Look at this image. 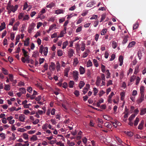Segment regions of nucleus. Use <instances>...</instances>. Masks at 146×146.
<instances>
[{
    "label": "nucleus",
    "instance_id": "nucleus-1",
    "mask_svg": "<svg viewBox=\"0 0 146 146\" xmlns=\"http://www.w3.org/2000/svg\"><path fill=\"white\" fill-rule=\"evenodd\" d=\"M18 5H16L14 6L10 3H8L7 7V9L8 13L10 14L11 12L15 13L17 10L18 8Z\"/></svg>",
    "mask_w": 146,
    "mask_h": 146
},
{
    "label": "nucleus",
    "instance_id": "nucleus-2",
    "mask_svg": "<svg viewBox=\"0 0 146 146\" xmlns=\"http://www.w3.org/2000/svg\"><path fill=\"white\" fill-rule=\"evenodd\" d=\"M40 47L39 52L42 54L43 53L45 56H47L48 52V48L47 47H44L42 45L40 46Z\"/></svg>",
    "mask_w": 146,
    "mask_h": 146
},
{
    "label": "nucleus",
    "instance_id": "nucleus-3",
    "mask_svg": "<svg viewBox=\"0 0 146 146\" xmlns=\"http://www.w3.org/2000/svg\"><path fill=\"white\" fill-rule=\"evenodd\" d=\"M79 73L76 70L73 72V76L74 80L77 81L78 79Z\"/></svg>",
    "mask_w": 146,
    "mask_h": 146
},
{
    "label": "nucleus",
    "instance_id": "nucleus-4",
    "mask_svg": "<svg viewBox=\"0 0 146 146\" xmlns=\"http://www.w3.org/2000/svg\"><path fill=\"white\" fill-rule=\"evenodd\" d=\"M58 137H62V136L61 135H58L56 138H55V143H56L57 145H59V146H64V145L63 143H62L61 141H59L58 142L56 141V139L59 138Z\"/></svg>",
    "mask_w": 146,
    "mask_h": 146
},
{
    "label": "nucleus",
    "instance_id": "nucleus-5",
    "mask_svg": "<svg viewBox=\"0 0 146 146\" xmlns=\"http://www.w3.org/2000/svg\"><path fill=\"white\" fill-rule=\"evenodd\" d=\"M19 120L21 122H24L25 121V116L23 114H21L19 116Z\"/></svg>",
    "mask_w": 146,
    "mask_h": 146
},
{
    "label": "nucleus",
    "instance_id": "nucleus-6",
    "mask_svg": "<svg viewBox=\"0 0 146 146\" xmlns=\"http://www.w3.org/2000/svg\"><path fill=\"white\" fill-rule=\"evenodd\" d=\"M74 51L73 49H70L68 52V55L70 58H71L73 56V54L74 53Z\"/></svg>",
    "mask_w": 146,
    "mask_h": 146
},
{
    "label": "nucleus",
    "instance_id": "nucleus-7",
    "mask_svg": "<svg viewBox=\"0 0 146 146\" xmlns=\"http://www.w3.org/2000/svg\"><path fill=\"white\" fill-rule=\"evenodd\" d=\"M90 85L88 84H87L86 85V88H84V90L83 91V94H86L88 90V89L90 88Z\"/></svg>",
    "mask_w": 146,
    "mask_h": 146
},
{
    "label": "nucleus",
    "instance_id": "nucleus-8",
    "mask_svg": "<svg viewBox=\"0 0 146 146\" xmlns=\"http://www.w3.org/2000/svg\"><path fill=\"white\" fill-rule=\"evenodd\" d=\"M95 4V1H92L88 3L87 4L86 7H91Z\"/></svg>",
    "mask_w": 146,
    "mask_h": 146
},
{
    "label": "nucleus",
    "instance_id": "nucleus-9",
    "mask_svg": "<svg viewBox=\"0 0 146 146\" xmlns=\"http://www.w3.org/2000/svg\"><path fill=\"white\" fill-rule=\"evenodd\" d=\"M144 124V121L143 120H142L141 122L139 124L138 127V129H139L141 130L143 126V125Z\"/></svg>",
    "mask_w": 146,
    "mask_h": 146
},
{
    "label": "nucleus",
    "instance_id": "nucleus-10",
    "mask_svg": "<svg viewBox=\"0 0 146 146\" xmlns=\"http://www.w3.org/2000/svg\"><path fill=\"white\" fill-rule=\"evenodd\" d=\"M49 68L51 70H54L55 68V64L54 63L51 62L50 63Z\"/></svg>",
    "mask_w": 146,
    "mask_h": 146
},
{
    "label": "nucleus",
    "instance_id": "nucleus-11",
    "mask_svg": "<svg viewBox=\"0 0 146 146\" xmlns=\"http://www.w3.org/2000/svg\"><path fill=\"white\" fill-rule=\"evenodd\" d=\"M70 69V68L69 67L65 68L64 70V76L68 77V73Z\"/></svg>",
    "mask_w": 146,
    "mask_h": 146
},
{
    "label": "nucleus",
    "instance_id": "nucleus-12",
    "mask_svg": "<svg viewBox=\"0 0 146 146\" xmlns=\"http://www.w3.org/2000/svg\"><path fill=\"white\" fill-rule=\"evenodd\" d=\"M60 64L58 61H57L56 63V68L58 72L60 70Z\"/></svg>",
    "mask_w": 146,
    "mask_h": 146
},
{
    "label": "nucleus",
    "instance_id": "nucleus-13",
    "mask_svg": "<svg viewBox=\"0 0 146 146\" xmlns=\"http://www.w3.org/2000/svg\"><path fill=\"white\" fill-rule=\"evenodd\" d=\"M123 57L121 55L119 57V60L120 62L119 65L120 66H122L123 64Z\"/></svg>",
    "mask_w": 146,
    "mask_h": 146
},
{
    "label": "nucleus",
    "instance_id": "nucleus-14",
    "mask_svg": "<svg viewBox=\"0 0 146 146\" xmlns=\"http://www.w3.org/2000/svg\"><path fill=\"white\" fill-rule=\"evenodd\" d=\"M79 70L80 72V73L81 74H83L85 73V69L82 66H80L79 68Z\"/></svg>",
    "mask_w": 146,
    "mask_h": 146
},
{
    "label": "nucleus",
    "instance_id": "nucleus-15",
    "mask_svg": "<svg viewBox=\"0 0 146 146\" xmlns=\"http://www.w3.org/2000/svg\"><path fill=\"white\" fill-rule=\"evenodd\" d=\"M11 89L10 86L9 84H5L4 89L6 91H9Z\"/></svg>",
    "mask_w": 146,
    "mask_h": 146
},
{
    "label": "nucleus",
    "instance_id": "nucleus-16",
    "mask_svg": "<svg viewBox=\"0 0 146 146\" xmlns=\"http://www.w3.org/2000/svg\"><path fill=\"white\" fill-rule=\"evenodd\" d=\"M21 109V108L20 107H19L17 108H16L15 107H12L11 108L9 109V110L11 111H18Z\"/></svg>",
    "mask_w": 146,
    "mask_h": 146
},
{
    "label": "nucleus",
    "instance_id": "nucleus-17",
    "mask_svg": "<svg viewBox=\"0 0 146 146\" xmlns=\"http://www.w3.org/2000/svg\"><path fill=\"white\" fill-rule=\"evenodd\" d=\"M37 137L36 135H34L30 138V140L32 141H34L37 140Z\"/></svg>",
    "mask_w": 146,
    "mask_h": 146
},
{
    "label": "nucleus",
    "instance_id": "nucleus-18",
    "mask_svg": "<svg viewBox=\"0 0 146 146\" xmlns=\"http://www.w3.org/2000/svg\"><path fill=\"white\" fill-rule=\"evenodd\" d=\"M135 44V41H133L130 42L129 44L127 47L129 48H131L134 46Z\"/></svg>",
    "mask_w": 146,
    "mask_h": 146
},
{
    "label": "nucleus",
    "instance_id": "nucleus-19",
    "mask_svg": "<svg viewBox=\"0 0 146 146\" xmlns=\"http://www.w3.org/2000/svg\"><path fill=\"white\" fill-rule=\"evenodd\" d=\"M19 90L22 94H25L26 92V89L24 88H20L19 89Z\"/></svg>",
    "mask_w": 146,
    "mask_h": 146
},
{
    "label": "nucleus",
    "instance_id": "nucleus-20",
    "mask_svg": "<svg viewBox=\"0 0 146 146\" xmlns=\"http://www.w3.org/2000/svg\"><path fill=\"white\" fill-rule=\"evenodd\" d=\"M48 127V124L46 123L44 124H43L42 127V128L45 131L47 129Z\"/></svg>",
    "mask_w": 146,
    "mask_h": 146
},
{
    "label": "nucleus",
    "instance_id": "nucleus-21",
    "mask_svg": "<svg viewBox=\"0 0 146 146\" xmlns=\"http://www.w3.org/2000/svg\"><path fill=\"white\" fill-rule=\"evenodd\" d=\"M144 96H141L140 98L137 100V102L138 104L141 103L144 99Z\"/></svg>",
    "mask_w": 146,
    "mask_h": 146
},
{
    "label": "nucleus",
    "instance_id": "nucleus-22",
    "mask_svg": "<svg viewBox=\"0 0 146 146\" xmlns=\"http://www.w3.org/2000/svg\"><path fill=\"white\" fill-rule=\"evenodd\" d=\"M114 94L113 92H112L111 93V94L109 96L108 101L109 102H110L111 101V98H112V96L113 95H114Z\"/></svg>",
    "mask_w": 146,
    "mask_h": 146
},
{
    "label": "nucleus",
    "instance_id": "nucleus-23",
    "mask_svg": "<svg viewBox=\"0 0 146 146\" xmlns=\"http://www.w3.org/2000/svg\"><path fill=\"white\" fill-rule=\"evenodd\" d=\"M101 78L100 77H98L97 78V80L96 82V84L98 86L100 85V84L101 82Z\"/></svg>",
    "mask_w": 146,
    "mask_h": 146
},
{
    "label": "nucleus",
    "instance_id": "nucleus-24",
    "mask_svg": "<svg viewBox=\"0 0 146 146\" xmlns=\"http://www.w3.org/2000/svg\"><path fill=\"white\" fill-rule=\"evenodd\" d=\"M128 37V35H126L124 36L122 42V43H123V44H125L127 42L128 40L127 38Z\"/></svg>",
    "mask_w": 146,
    "mask_h": 146
},
{
    "label": "nucleus",
    "instance_id": "nucleus-25",
    "mask_svg": "<svg viewBox=\"0 0 146 146\" xmlns=\"http://www.w3.org/2000/svg\"><path fill=\"white\" fill-rule=\"evenodd\" d=\"M104 125L105 127L109 129H111L112 127V125L108 122L105 123Z\"/></svg>",
    "mask_w": 146,
    "mask_h": 146
},
{
    "label": "nucleus",
    "instance_id": "nucleus-26",
    "mask_svg": "<svg viewBox=\"0 0 146 146\" xmlns=\"http://www.w3.org/2000/svg\"><path fill=\"white\" fill-rule=\"evenodd\" d=\"M29 17L28 15H24L23 19V21H25L28 20L29 19Z\"/></svg>",
    "mask_w": 146,
    "mask_h": 146
},
{
    "label": "nucleus",
    "instance_id": "nucleus-27",
    "mask_svg": "<svg viewBox=\"0 0 146 146\" xmlns=\"http://www.w3.org/2000/svg\"><path fill=\"white\" fill-rule=\"evenodd\" d=\"M24 15V13H19L18 15L19 19V20H22V21H23V19Z\"/></svg>",
    "mask_w": 146,
    "mask_h": 146
},
{
    "label": "nucleus",
    "instance_id": "nucleus-28",
    "mask_svg": "<svg viewBox=\"0 0 146 146\" xmlns=\"http://www.w3.org/2000/svg\"><path fill=\"white\" fill-rule=\"evenodd\" d=\"M5 27V25L4 23H3L1 24V25L0 26V31H2L4 29Z\"/></svg>",
    "mask_w": 146,
    "mask_h": 146
},
{
    "label": "nucleus",
    "instance_id": "nucleus-29",
    "mask_svg": "<svg viewBox=\"0 0 146 146\" xmlns=\"http://www.w3.org/2000/svg\"><path fill=\"white\" fill-rule=\"evenodd\" d=\"M74 82L73 81H70L69 83V87L70 88H72L73 87L74 85Z\"/></svg>",
    "mask_w": 146,
    "mask_h": 146
},
{
    "label": "nucleus",
    "instance_id": "nucleus-30",
    "mask_svg": "<svg viewBox=\"0 0 146 146\" xmlns=\"http://www.w3.org/2000/svg\"><path fill=\"white\" fill-rule=\"evenodd\" d=\"M15 21V19L14 18H12L9 21V25H11L12 26L13 25V23Z\"/></svg>",
    "mask_w": 146,
    "mask_h": 146
},
{
    "label": "nucleus",
    "instance_id": "nucleus-31",
    "mask_svg": "<svg viewBox=\"0 0 146 146\" xmlns=\"http://www.w3.org/2000/svg\"><path fill=\"white\" fill-rule=\"evenodd\" d=\"M85 83L84 81H80V84L79 85V87L80 89H81L84 85Z\"/></svg>",
    "mask_w": 146,
    "mask_h": 146
},
{
    "label": "nucleus",
    "instance_id": "nucleus-32",
    "mask_svg": "<svg viewBox=\"0 0 146 146\" xmlns=\"http://www.w3.org/2000/svg\"><path fill=\"white\" fill-rule=\"evenodd\" d=\"M9 79L11 82H13V76L12 74H9Z\"/></svg>",
    "mask_w": 146,
    "mask_h": 146
},
{
    "label": "nucleus",
    "instance_id": "nucleus-33",
    "mask_svg": "<svg viewBox=\"0 0 146 146\" xmlns=\"http://www.w3.org/2000/svg\"><path fill=\"white\" fill-rule=\"evenodd\" d=\"M2 71L3 72V73L5 75H7L8 74V71L5 69L4 68H3L2 69Z\"/></svg>",
    "mask_w": 146,
    "mask_h": 146
},
{
    "label": "nucleus",
    "instance_id": "nucleus-34",
    "mask_svg": "<svg viewBox=\"0 0 146 146\" xmlns=\"http://www.w3.org/2000/svg\"><path fill=\"white\" fill-rule=\"evenodd\" d=\"M0 137L1 138V139L3 140L5 138V134L3 133L0 134Z\"/></svg>",
    "mask_w": 146,
    "mask_h": 146
},
{
    "label": "nucleus",
    "instance_id": "nucleus-35",
    "mask_svg": "<svg viewBox=\"0 0 146 146\" xmlns=\"http://www.w3.org/2000/svg\"><path fill=\"white\" fill-rule=\"evenodd\" d=\"M17 131L21 132H23L26 131V129H25V128H19L17 129Z\"/></svg>",
    "mask_w": 146,
    "mask_h": 146
},
{
    "label": "nucleus",
    "instance_id": "nucleus-36",
    "mask_svg": "<svg viewBox=\"0 0 146 146\" xmlns=\"http://www.w3.org/2000/svg\"><path fill=\"white\" fill-rule=\"evenodd\" d=\"M23 137L25 139L27 140L29 138L28 135L26 133H24L22 135Z\"/></svg>",
    "mask_w": 146,
    "mask_h": 146
},
{
    "label": "nucleus",
    "instance_id": "nucleus-37",
    "mask_svg": "<svg viewBox=\"0 0 146 146\" xmlns=\"http://www.w3.org/2000/svg\"><path fill=\"white\" fill-rule=\"evenodd\" d=\"M38 53L37 51H35L32 54V56L34 57H36L38 56Z\"/></svg>",
    "mask_w": 146,
    "mask_h": 146
},
{
    "label": "nucleus",
    "instance_id": "nucleus-38",
    "mask_svg": "<svg viewBox=\"0 0 146 146\" xmlns=\"http://www.w3.org/2000/svg\"><path fill=\"white\" fill-rule=\"evenodd\" d=\"M68 42L67 41H66L64 42L63 43V46L62 48L64 49L66 48V46L68 44Z\"/></svg>",
    "mask_w": 146,
    "mask_h": 146
},
{
    "label": "nucleus",
    "instance_id": "nucleus-39",
    "mask_svg": "<svg viewBox=\"0 0 146 146\" xmlns=\"http://www.w3.org/2000/svg\"><path fill=\"white\" fill-rule=\"evenodd\" d=\"M112 46L113 48L115 49L117 47V43L114 41H113L112 43Z\"/></svg>",
    "mask_w": 146,
    "mask_h": 146
},
{
    "label": "nucleus",
    "instance_id": "nucleus-40",
    "mask_svg": "<svg viewBox=\"0 0 146 146\" xmlns=\"http://www.w3.org/2000/svg\"><path fill=\"white\" fill-rule=\"evenodd\" d=\"M146 113V108H144L141 110L140 114L141 115H143Z\"/></svg>",
    "mask_w": 146,
    "mask_h": 146
},
{
    "label": "nucleus",
    "instance_id": "nucleus-41",
    "mask_svg": "<svg viewBox=\"0 0 146 146\" xmlns=\"http://www.w3.org/2000/svg\"><path fill=\"white\" fill-rule=\"evenodd\" d=\"M139 68V66H136L135 68V71L134 73V74H136L138 72Z\"/></svg>",
    "mask_w": 146,
    "mask_h": 146
},
{
    "label": "nucleus",
    "instance_id": "nucleus-42",
    "mask_svg": "<svg viewBox=\"0 0 146 146\" xmlns=\"http://www.w3.org/2000/svg\"><path fill=\"white\" fill-rule=\"evenodd\" d=\"M139 121V119L138 117H136L134 121V125L135 126H137Z\"/></svg>",
    "mask_w": 146,
    "mask_h": 146
},
{
    "label": "nucleus",
    "instance_id": "nucleus-43",
    "mask_svg": "<svg viewBox=\"0 0 146 146\" xmlns=\"http://www.w3.org/2000/svg\"><path fill=\"white\" fill-rule=\"evenodd\" d=\"M115 139L119 143L121 144V145L123 144L122 143H123V142L119 137H116Z\"/></svg>",
    "mask_w": 146,
    "mask_h": 146
},
{
    "label": "nucleus",
    "instance_id": "nucleus-44",
    "mask_svg": "<svg viewBox=\"0 0 146 146\" xmlns=\"http://www.w3.org/2000/svg\"><path fill=\"white\" fill-rule=\"evenodd\" d=\"M107 31V29H104L101 31V34L102 35H104Z\"/></svg>",
    "mask_w": 146,
    "mask_h": 146
},
{
    "label": "nucleus",
    "instance_id": "nucleus-45",
    "mask_svg": "<svg viewBox=\"0 0 146 146\" xmlns=\"http://www.w3.org/2000/svg\"><path fill=\"white\" fill-rule=\"evenodd\" d=\"M135 115L134 114H132L129 118V121H131L135 117Z\"/></svg>",
    "mask_w": 146,
    "mask_h": 146
},
{
    "label": "nucleus",
    "instance_id": "nucleus-46",
    "mask_svg": "<svg viewBox=\"0 0 146 146\" xmlns=\"http://www.w3.org/2000/svg\"><path fill=\"white\" fill-rule=\"evenodd\" d=\"M15 34L13 32H11V33L10 38L11 40H13L15 38Z\"/></svg>",
    "mask_w": 146,
    "mask_h": 146
},
{
    "label": "nucleus",
    "instance_id": "nucleus-47",
    "mask_svg": "<svg viewBox=\"0 0 146 146\" xmlns=\"http://www.w3.org/2000/svg\"><path fill=\"white\" fill-rule=\"evenodd\" d=\"M25 57V58L27 60V63H29L30 62V60L29 56L28 55H26Z\"/></svg>",
    "mask_w": 146,
    "mask_h": 146
},
{
    "label": "nucleus",
    "instance_id": "nucleus-48",
    "mask_svg": "<svg viewBox=\"0 0 146 146\" xmlns=\"http://www.w3.org/2000/svg\"><path fill=\"white\" fill-rule=\"evenodd\" d=\"M57 55L58 56H61L62 55V50H58L57 52Z\"/></svg>",
    "mask_w": 146,
    "mask_h": 146
},
{
    "label": "nucleus",
    "instance_id": "nucleus-49",
    "mask_svg": "<svg viewBox=\"0 0 146 146\" xmlns=\"http://www.w3.org/2000/svg\"><path fill=\"white\" fill-rule=\"evenodd\" d=\"M94 94V96H96L98 92V89L96 88H93Z\"/></svg>",
    "mask_w": 146,
    "mask_h": 146
},
{
    "label": "nucleus",
    "instance_id": "nucleus-50",
    "mask_svg": "<svg viewBox=\"0 0 146 146\" xmlns=\"http://www.w3.org/2000/svg\"><path fill=\"white\" fill-rule=\"evenodd\" d=\"M92 62L90 60H89L87 62V66L88 67L91 66H92Z\"/></svg>",
    "mask_w": 146,
    "mask_h": 146
},
{
    "label": "nucleus",
    "instance_id": "nucleus-51",
    "mask_svg": "<svg viewBox=\"0 0 146 146\" xmlns=\"http://www.w3.org/2000/svg\"><path fill=\"white\" fill-rule=\"evenodd\" d=\"M93 62L94 66L96 67H97L98 66V64L96 60L94 59L93 60Z\"/></svg>",
    "mask_w": 146,
    "mask_h": 146
},
{
    "label": "nucleus",
    "instance_id": "nucleus-52",
    "mask_svg": "<svg viewBox=\"0 0 146 146\" xmlns=\"http://www.w3.org/2000/svg\"><path fill=\"white\" fill-rule=\"evenodd\" d=\"M55 26V25L53 24L52 25H51L49 27V29L48 31V32L49 33V32L51 31L53 29H54V27Z\"/></svg>",
    "mask_w": 146,
    "mask_h": 146
},
{
    "label": "nucleus",
    "instance_id": "nucleus-53",
    "mask_svg": "<svg viewBox=\"0 0 146 146\" xmlns=\"http://www.w3.org/2000/svg\"><path fill=\"white\" fill-rule=\"evenodd\" d=\"M2 122L4 124H6L7 123V118L3 117L2 119Z\"/></svg>",
    "mask_w": 146,
    "mask_h": 146
},
{
    "label": "nucleus",
    "instance_id": "nucleus-54",
    "mask_svg": "<svg viewBox=\"0 0 146 146\" xmlns=\"http://www.w3.org/2000/svg\"><path fill=\"white\" fill-rule=\"evenodd\" d=\"M54 3H51L50 4L47 5L46 6V7L47 8H51L52 7H54Z\"/></svg>",
    "mask_w": 146,
    "mask_h": 146
},
{
    "label": "nucleus",
    "instance_id": "nucleus-55",
    "mask_svg": "<svg viewBox=\"0 0 146 146\" xmlns=\"http://www.w3.org/2000/svg\"><path fill=\"white\" fill-rule=\"evenodd\" d=\"M55 118L56 119H57V120L58 121L60 120L61 117L60 116V114H58L56 115Z\"/></svg>",
    "mask_w": 146,
    "mask_h": 146
},
{
    "label": "nucleus",
    "instance_id": "nucleus-56",
    "mask_svg": "<svg viewBox=\"0 0 146 146\" xmlns=\"http://www.w3.org/2000/svg\"><path fill=\"white\" fill-rule=\"evenodd\" d=\"M140 80V78L139 77L137 76V77L136 80V83H135L136 85H137L139 83V82Z\"/></svg>",
    "mask_w": 146,
    "mask_h": 146
},
{
    "label": "nucleus",
    "instance_id": "nucleus-57",
    "mask_svg": "<svg viewBox=\"0 0 146 146\" xmlns=\"http://www.w3.org/2000/svg\"><path fill=\"white\" fill-rule=\"evenodd\" d=\"M29 38H27V39L24 42V45L26 46H27L29 44Z\"/></svg>",
    "mask_w": 146,
    "mask_h": 146
},
{
    "label": "nucleus",
    "instance_id": "nucleus-58",
    "mask_svg": "<svg viewBox=\"0 0 146 146\" xmlns=\"http://www.w3.org/2000/svg\"><path fill=\"white\" fill-rule=\"evenodd\" d=\"M85 49V44L84 43H82V46L81 50L84 51Z\"/></svg>",
    "mask_w": 146,
    "mask_h": 146
},
{
    "label": "nucleus",
    "instance_id": "nucleus-59",
    "mask_svg": "<svg viewBox=\"0 0 146 146\" xmlns=\"http://www.w3.org/2000/svg\"><path fill=\"white\" fill-rule=\"evenodd\" d=\"M82 30V27L81 26H80L78 27L76 29V33H78L79 32H80Z\"/></svg>",
    "mask_w": 146,
    "mask_h": 146
},
{
    "label": "nucleus",
    "instance_id": "nucleus-60",
    "mask_svg": "<svg viewBox=\"0 0 146 146\" xmlns=\"http://www.w3.org/2000/svg\"><path fill=\"white\" fill-rule=\"evenodd\" d=\"M121 100H123L125 96V93L124 92H122L121 93Z\"/></svg>",
    "mask_w": 146,
    "mask_h": 146
},
{
    "label": "nucleus",
    "instance_id": "nucleus-61",
    "mask_svg": "<svg viewBox=\"0 0 146 146\" xmlns=\"http://www.w3.org/2000/svg\"><path fill=\"white\" fill-rule=\"evenodd\" d=\"M126 134L130 136H132L133 135V133L131 131H127V132Z\"/></svg>",
    "mask_w": 146,
    "mask_h": 146
},
{
    "label": "nucleus",
    "instance_id": "nucleus-62",
    "mask_svg": "<svg viewBox=\"0 0 146 146\" xmlns=\"http://www.w3.org/2000/svg\"><path fill=\"white\" fill-rule=\"evenodd\" d=\"M7 32L6 30L4 31L2 33V35H1V38H3L4 36H6Z\"/></svg>",
    "mask_w": 146,
    "mask_h": 146
},
{
    "label": "nucleus",
    "instance_id": "nucleus-63",
    "mask_svg": "<svg viewBox=\"0 0 146 146\" xmlns=\"http://www.w3.org/2000/svg\"><path fill=\"white\" fill-rule=\"evenodd\" d=\"M42 25V23L40 22H39L37 23V28L38 29Z\"/></svg>",
    "mask_w": 146,
    "mask_h": 146
},
{
    "label": "nucleus",
    "instance_id": "nucleus-64",
    "mask_svg": "<svg viewBox=\"0 0 146 146\" xmlns=\"http://www.w3.org/2000/svg\"><path fill=\"white\" fill-rule=\"evenodd\" d=\"M24 113L26 115H28L30 113V112L27 110H24Z\"/></svg>",
    "mask_w": 146,
    "mask_h": 146
}]
</instances>
